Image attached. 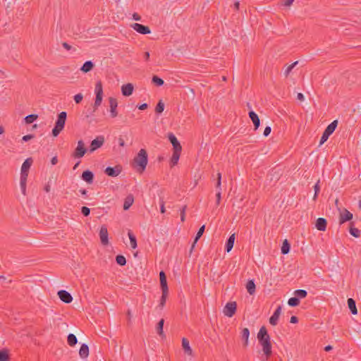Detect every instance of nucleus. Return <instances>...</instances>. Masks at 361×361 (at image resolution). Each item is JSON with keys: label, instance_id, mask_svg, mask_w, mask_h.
<instances>
[{"label": "nucleus", "instance_id": "1", "mask_svg": "<svg viewBox=\"0 0 361 361\" xmlns=\"http://www.w3.org/2000/svg\"><path fill=\"white\" fill-rule=\"evenodd\" d=\"M257 339L262 347V351L268 358L272 354L271 338L265 326H262L257 334Z\"/></svg>", "mask_w": 361, "mask_h": 361}, {"label": "nucleus", "instance_id": "2", "mask_svg": "<svg viewBox=\"0 0 361 361\" xmlns=\"http://www.w3.org/2000/svg\"><path fill=\"white\" fill-rule=\"evenodd\" d=\"M135 167L137 171L142 172L146 169L148 162L147 152L145 149H141L133 159Z\"/></svg>", "mask_w": 361, "mask_h": 361}, {"label": "nucleus", "instance_id": "3", "mask_svg": "<svg viewBox=\"0 0 361 361\" xmlns=\"http://www.w3.org/2000/svg\"><path fill=\"white\" fill-rule=\"evenodd\" d=\"M66 118L67 114L66 111H62L60 114H59L57 116V120L55 123V126L51 131L52 135L54 137H57L63 130L65 126Z\"/></svg>", "mask_w": 361, "mask_h": 361}, {"label": "nucleus", "instance_id": "4", "mask_svg": "<svg viewBox=\"0 0 361 361\" xmlns=\"http://www.w3.org/2000/svg\"><path fill=\"white\" fill-rule=\"evenodd\" d=\"M95 100L94 104V111H96V109H98V107L101 105L103 99V87H102V83L101 81L97 82L95 85Z\"/></svg>", "mask_w": 361, "mask_h": 361}, {"label": "nucleus", "instance_id": "5", "mask_svg": "<svg viewBox=\"0 0 361 361\" xmlns=\"http://www.w3.org/2000/svg\"><path fill=\"white\" fill-rule=\"evenodd\" d=\"M87 149L85 147V143L83 140H80L78 142V145L76 148L75 149L72 157L75 159H80L84 157L85 153L87 152Z\"/></svg>", "mask_w": 361, "mask_h": 361}, {"label": "nucleus", "instance_id": "6", "mask_svg": "<svg viewBox=\"0 0 361 361\" xmlns=\"http://www.w3.org/2000/svg\"><path fill=\"white\" fill-rule=\"evenodd\" d=\"M236 309H237V304L235 302H227L226 305H225V307H224V310H223V312L224 314V315L228 317H232L235 312H236Z\"/></svg>", "mask_w": 361, "mask_h": 361}, {"label": "nucleus", "instance_id": "7", "mask_svg": "<svg viewBox=\"0 0 361 361\" xmlns=\"http://www.w3.org/2000/svg\"><path fill=\"white\" fill-rule=\"evenodd\" d=\"M104 143V137L102 135L97 136L94 140H93L90 145L89 151L90 153L96 151L97 149L100 148Z\"/></svg>", "mask_w": 361, "mask_h": 361}, {"label": "nucleus", "instance_id": "8", "mask_svg": "<svg viewBox=\"0 0 361 361\" xmlns=\"http://www.w3.org/2000/svg\"><path fill=\"white\" fill-rule=\"evenodd\" d=\"M122 171V167L120 165H116L114 167L111 166H107L105 170L104 173L110 177H116L118 176Z\"/></svg>", "mask_w": 361, "mask_h": 361}, {"label": "nucleus", "instance_id": "9", "mask_svg": "<svg viewBox=\"0 0 361 361\" xmlns=\"http://www.w3.org/2000/svg\"><path fill=\"white\" fill-rule=\"evenodd\" d=\"M131 27L134 30L142 35H147L151 32L149 27L142 24L135 23L131 25Z\"/></svg>", "mask_w": 361, "mask_h": 361}, {"label": "nucleus", "instance_id": "10", "mask_svg": "<svg viewBox=\"0 0 361 361\" xmlns=\"http://www.w3.org/2000/svg\"><path fill=\"white\" fill-rule=\"evenodd\" d=\"M109 107H110V116L111 118H116L118 116L117 99L114 97H109Z\"/></svg>", "mask_w": 361, "mask_h": 361}, {"label": "nucleus", "instance_id": "11", "mask_svg": "<svg viewBox=\"0 0 361 361\" xmlns=\"http://www.w3.org/2000/svg\"><path fill=\"white\" fill-rule=\"evenodd\" d=\"M33 160L31 157L27 158L22 164L21 166V176H27L28 171L32 166Z\"/></svg>", "mask_w": 361, "mask_h": 361}, {"label": "nucleus", "instance_id": "12", "mask_svg": "<svg viewBox=\"0 0 361 361\" xmlns=\"http://www.w3.org/2000/svg\"><path fill=\"white\" fill-rule=\"evenodd\" d=\"M99 238L102 245H106L109 244L108 230L105 225L102 226L100 228Z\"/></svg>", "mask_w": 361, "mask_h": 361}, {"label": "nucleus", "instance_id": "13", "mask_svg": "<svg viewBox=\"0 0 361 361\" xmlns=\"http://www.w3.org/2000/svg\"><path fill=\"white\" fill-rule=\"evenodd\" d=\"M58 295L61 300L65 303H71L73 300V297L71 293L65 290H61L58 291Z\"/></svg>", "mask_w": 361, "mask_h": 361}, {"label": "nucleus", "instance_id": "14", "mask_svg": "<svg viewBox=\"0 0 361 361\" xmlns=\"http://www.w3.org/2000/svg\"><path fill=\"white\" fill-rule=\"evenodd\" d=\"M282 307L281 305L278 306V307L275 310L273 314L269 318V323L272 326H276L278 323L279 318L281 313Z\"/></svg>", "mask_w": 361, "mask_h": 361}, {"label": "nucleus", "instance_id": "15", "mask_svg": "<svg viewBox=\"0 0 361 361\" xmlns=\"http://www.w3.org/2000/svg\"><path fill=\"white\" fill-rule=\"evenodd\" d=\"M94 175L92 171L90 170H85L81 175V178L86 182L87 184H92L94 181Z\"/></svg>", "mask_w": 361, "mask_h": 361}, {"label": "nucleus", "instance_id": "16", "mask_svg": "<svg viewBox=\"0 0 361 361\" xmlns=\"http://www.w3.org/2000/svg\"><path fill=\"white\" fill-rule=\"evenodd\" d=\"M168 137H169L170 142L171 143V145L173 146V150H175V151H181L182 150V147H181L179 141L178 140L176 137L173 133H169Z\"/></svg>", "mask_w": 361, "mask_h": 361}, {"label": "nucleus", "instance_id": "17", "mask_svg": "<svg viewBox=\"0 0 361 361\" xmlns=\"http://www.w3.org/2000/svg\"><path fill=\"white\" fill-rule=\"evenodd\" d=\"M248 116L253 123L255 130H257L260 126V120L258 115L254 111L250 110Z\"/></svg>", "mask_w": 361, "mask_h": 361}, {"label": "nucleus", "instance_id": "18", "mask_svg": "<svg viewBox=\"0 0 361 361\" xmlns=\"http://www.w3.org/2000/svg\"><path fill=\"white\" fill-rule=\"evenodd\" d=\"M133 85L131 83L123 85L121 87L122 94L125 97L130 96L133 92Z\"/></svg>", "mask_w": 361, "mask_h": 361}, {"label": "nucleus", "instance_id": "19", "mask_svg": "<svg viewBox=\"0 0 361 361\" xmlns=\"http://www.w3.org/2000/svg\"><path fill=\"white\" fill-rule=\"evenodd\" d=\"M353 219V214L347 209H344L343 213L340 214L339 224H343L346 221H349Z\"/></svg>", "mask_w": 361, "mask_h": 361}, {"label": "nucleus", "instance_id": "20", "mask_svg": "<svg viewBox=\"0 0 361 361\" xmlns=\"http://www.w3.org/2000/svg\"><path fill=\"white\" fill-rule=\"evenodd\" d=\"M159 279H160V286H161V290L169 291L166 276L164 271H160Z\"/></svg>", "mask_w": 361, "mask_h": 361}, {"label": "nucleus", "instance_id": "21", "mask_svg": "<svg viewBox=\"0 0 361 361\" xmlns=\"http://www.w3.org/2000/svg\"><path fill=\"white\" fill-rule=\"evenodd\" d=\"M327 221L324 218H318L316 221L315 227L320 231H324L326 228Z\"/></svg>", "mask_w": 361, "mask_h": 361}, {"label": "nucleus", "instance_id": "22", "mask_svg": "<svg viewBox=\"0 0 361 361\" xmlns=\"http://www.w3.org/2000/svg\"><path fill=\"white\" fill-rule=\"evenodd\" d=\"M235 242V233H233L229 236L226 242L225 250L229 252L233 247Z\"/></svg>", "mask_w": 361, "mask_h": 361}, {"label": "nucleus", "instance_id": "23", "mask_svg": "<svg viewBox=\"0 0 361 361\" xmlns=\"http://www.w3.org/2000/svg\"><path fill=\"white\" fill-rule=\"evenodd\" d=\"M94 66V63L92 61H85L80 68V71L85 73L90 72L93 69Z\"/></svg>", "mask_w": 361, "mask_h": 361}, {"label": "nucleus", "instance_id": "24", "mask_svg": "<svg viewBox=\"0 0 361 361\" xmlns=\"http://www.w3.org/2000/svg\"><path fill=\"white\" fill-rule=\"evenodd\" d=\"M79 355L81 358L85 359L88 357L89 355V347L87 344L83 343L80 346V350H79Z\"/></svg>", "mask_w": 361, "mask_h": 361}, {"label": "nucleus", "instance_id": "25", "mask_svg": "<svg viewBox=\"0 0 361 361\" xmlns=\"http://www.w3.org/2000/svg\"><path fill=\"white\" fill-rule=\"evenodd\" d=\"M182 346L186 354L189 355H192V350L190 346L189 341L186 338H183Z\"/></svg>", "mask_w": 361, "mask_h": 361}, {"label": "nucleus", "instance_id": "26", "mask_svg": "<svg viewBox=\"0 0 361 361\" xmlns=\"http://www.w3.org/2000/svg\"><path fill=\"white\" fill-rule=\"evenodd\" d=\"M134 197L133 195H128L124 200L123 209L128 210L133 204Z\"/></svg>", "mask_w": 361, "mask_h": 361}, {"label": "nucleus", "instance_id": "27", "mask_svg": "<svg viewBox=\"0 0 361 361\" xmlns=\"http://www.w3.org/2000/svg\"><path fill=\"white\" fill-rule=\"evenodd\" d=\"M337 126H338V121L335 120V121H332L330 124L328 125V126L324 130V132L327 134H329V135H331L336 130Z\"/></svg>", "mask_w": 361, "mask_h": 361}, {"label": "nucleus", "instance_id": "28", "mask_svg": "<svg viewBox=\"0 0 361 361\" xmlns=\"http://www.w3.org/2000/svg\"><path fill=\"white\" fill-rule=\"evenodd\" d=\"M246 289L250 295H253L255 293L256 286L253 279L248 280L246 284Z\"/></svg>", "mask_w": 361, "mask_h": 361}, {"label": "nucleus", "instance_id": "29", "mask_svg": "<svg viewBox=\"0 0 361 361\" xmlns=\"http://www.w3.org/2000/svg\"><path fill=\"white\" fill-rule=\"evenodd\" d=\"M348 305L350 310V312L353 314H357V310L356 307V303L355 301L353 298H348Z\"/></svg>", "mask_w": 361, "mask_h": 361}, {"label": "nucleus", "instance_id": "30", "mask_svg": "<svg viewBox=\"0 0 361 361\" xmlns=\"http://www.w3.org/2000/svg\"><path fill=\"white\" fill-rule=\"evenodd\" d=\"M27 176H21L20 178V186L22 193L26 195V184H27Z\"/></svg>", "mask_w": 361, "mask_h": 361}, {"label": "nucleus", "instance_id": "31", "mask_svg": "<svg viewBox=\"0 0 361 361\" xmlns=\"http://www.w3.org/2000/svg\"><path fill=\"white\" fill-rule=\"evenodd\" d=\"M250 336V330L247 328L243 329L241 331V338L244 341V346H247L248 338Z\"/></svg>", "mask_w": 361, "mask_h": 361}, {"label": "nucleus", "instance_id": "32", "mask_svg": "<svg viewBox=\"0 0 361 361\" xmlns=\"http://www.w3.org/2000/svg\"><path fill=\"white\" fill-rule=\"evenodd\" d=\"M164 324V319H161L159 321V322L157 323V325L156 327L157 334L161 337H165V334H164V331H163Z\"/></svg>", "mask_w": 361, "mask_h": 361}, {"label": "nucleus", "instance_id": "33", "mask_svg": "<svg viewBox=\"0 0 361 361\" xmlns=\"http://www.w3.org/2000/svg\"><path fill=\"white\" fill-rule=\"evenodd\" d=\"M290 244L287 239H285L281 246V254L287 255L290 252Z\"/></svg>", "mask_w": 361, "mask_h": 361}, {"label": "nucleus", "instance_id": "34", "mask_svg": "<svg viewBox=\"0 0 361 361\" xmlns=\"http://www.w3.org/2000/svg\"><path fill=\"white\" fill-rule=\"evenodd\" d=\"M180 152L181 151L173 150V155L171 158V164L172 166H175L176 164H177L180 158Z\"/></svg>", "mask_w": 361, "mask_h": 361}, {"label": "nucleus", "instance_id": "35", "mask_svg": "<svg viewBox=\"0 0 361 361\" xmlns=\"http://www.w3.org/2000/svg\"><path fill=\"white\" fill-rule=\"evenodd\" d=\"M128 235L130 239V245L133 249H135L137 247V240L135 235L131 231H129L128 233Z\"/></svg>", "mask_w": 361, "mask_h": 361}, {"label": "nucleus", "instance_id": "36", "mask_svg": "<svg viewBox=\"0 0 361 361\" xmlns=\"http://www.w3.org/2000/svg\"><path fill=\"white\" fill-rule=\"evenodd\" d=\"M349 232L355 238H358L360 235V231L358 228L353 226V223L350 224Z\"/></svg>", "mask_w": 361, "mask_h": 361}, {"label": "nucleus", "instance_id": "37", "mask_svg": "<svg viewBox=\"0 0 361 361\" xmlns=\"http://www.w3.org/2000/svg\"><path fill=\"white\" fill-rule=\"evenodd\" d=\"M67 341L70 346H75L77 344L78 339L73 334H69L67 337Z\"/></svg>", "mask_w": 361, "mask_h": 361}, {"label": "nucleus", "instance_id": "38", "mask_svg": "<svg viewBox=\"0 0 361 361\" xmlns=\"http://www.w3.org/2000/svg\"><path fill=\"white\" fill-rule=\"evenodd\" d=\"M294 295L300 300L305 298L307 295V292L305 290L298 289L295 290Z\"/></svg>", "mask_w": 361, "mask_h": 361}, {"label": "nucleus", "instance_id": "39", "mask_svg": "<svg viewBox=\"0 0 361 361\" xmlns=\"http://www.w3.org/2000/svg\"><path fill=\"white\" fill-rule=\"evenodd\" d=\"M161 291H162V295L161 297L159 305V307L161 309H162L165 305L166 298L168 296V293H169V291H165V290H161Z\"/></svg>", "mask_w": 361, "mask_h": 361}, {"label": "nucleus", "instance_id": "40", "mask_svg": "<svg viewBox=\"0 0 361 361\" xmlns=\"http://www.w3.org/2000/svg\"><path fill=\"white\" fill-rule=\"evenodd\" d=\"M38 118V116L37 114H30L25 117L24 120L26 124H30L35 121L37 118Z\"/></svg>", "mask_w": 361, "mask_h": 361}, {"label": "nucleus", "instance_id": "41", "mask_svg": "<svg viewBox=\"0 0 361 361\" xmlns=\"http://www.w3.org/2000/svg\"><path fill=\"white\" fill-rule=\"evenodd\" d=\"M9 359L8 352L6 349H0V361H8Z\"/></svg>", "mask_w": 361, "mask_h": 361}, {"label": "nucleus", "instance_id": "42", "mask_svg": "<svg viewBox=\"0 0 361 361\" xmlns=\"http://www.w3.org/2000/svg\"><path fill=\"white\" fill-rule=\"evenodd\" d=\"M288 304L290 307H296L300 304V300L295 295L294 297L289 298Z\"/></svg>", "mask_w": 361, "mask_h": 361}, {"label": "nucleus", "instance_id": "43", "mask_svg": "<svg viewBox=\"0 0 361 361\" xmlns=\"http://www.w3.org/2000/svg\"><path fill=\"white\" fill-rule=\"evenodd\" d=\"M152 82L158 87L162 86L164 83V80L157 75L152 77Z\"/></svg>", "mask_w": 361, "mask_h": 361}, {"label": "nucleus", "instance_id": "44", "mask_svg": "<svg viewBox=\"0 0 361 361\" xmlns=\"http://www.w3.org/2000/svg\"><path fill=\"white\" fill-rule=\"evenodd\" d=\"M116 262L120 266H125L126 264V259L122 255H116Z\"/></svg>", "mask_w": 361, "mask_h": 361}, {"label": "nucleus", "instance_id": "45", "mask_svg": "<svg viewBox=\"0 0 361 361\" xmlns=\"http://www.w3.org/2000/svg\"><path fill=\"white\" fill-rule=\"evenodd\" d=\"M164 103L162 100H159L155 107V112L158 114H161L164 110Z\"/></svg>", "mask_w": 361, "mask_h": 361}, {"label": "nucleus", "instance_id": "46", "mask_svg": "<svg viewBox=\"0 0 361 361\" xmlns=\"http://www.w3.org/2000/svg\"><path fill=\"white\" fill-rule=\"evenodd\" d=\"M204 229H205V226H204V225L202 226L199 228V230H198V231H197V234H196V236H195V243H197V242L198 241V240H199V239L201 238V236L203 235V233H204Z\"/></svg>", "mask_w": 361, "mask_h": 361}, {"label": "nucleus", "instance_id": "47", "mask_svg": "<svg viewBox=\"0 0 361 361\" xmlns=\"http://www.w3.org/2000/svg\"><path fill=\"white\" fill-rule=\"evenodd\" d=\"M221 173H217V178H216V188L217 191L221 192Z\"/></svg>", "mask_w": 361, "mask_h": 361}, {"label": "nucleus", "instance_id": "48", "mask_svg": "<svg viewBox=\"0 0 361 361\" xmlns=\"http://www.w3.org/2000/svg\"><path fill=\"white\" fill-rule=\"evenodd\" d=\"M314 195L313 197V200H315L318 196L319 191H320L319 180H318L314 185Z\"/></svg>", "mask_w": 361, "mask_h": 361}, {"label": "nucleus", "instance_id": "49", "mask_svg": "<svg viewBox=\"0 0 361 361\" xmlns=\"http://www.w3.org/2000/svg\"><path fill=\"white\" fill-rule=\"evenodd\" d=\"M187 206L184 205L182 207V208L180 209V221L182 222L185 221V210H186Z\"/></svg>", "mask_w": 361, "mask_h": 361}, {"label": "nucleus", "instance_id": "50", "mask_svg": "<svg viewBox=\"0 0 361 361\" xmlns=\"http://www.w3.org/2000/svg\"><path fill=\"white\" fill-rule=\"evenodd\" d=\"M329 134L326 133L324 131L321 137L320 142H319V146L323 145L329 137Z\"/></svg>", "mask_w": 361, "mask_h": 361}, {"label": "nucleus", "instance_id": "51", "mask_svg": "<svg viewBox=\"0 0 361 361\" xmlns=\"http://www.w3.org/2000/svg\"><path fill=\"white\" fill-rule=\"evenodd\" d=\"M81 213L85 216H88L90 214V208L85 207V206H83L81 207Z\"/></svg>", "mask_w": 361, "mask_h": 361}, {"label": "nucleus", "instance_id": "52", "mask_svg": "<svg viewBox=\"0 0 361 361\" xmlns=\"http://www.w3.org/2000/svg\"><path fill=\"white\" fill-rule=\"evenodd\" d=\"M83 99V95L81 93H78L74 96V101L76 104H80Z\"/></svg>", "mask_w": 361, "mask_h": 361}, {"label": "nucleus", "instance_id": "53", "mask_svg": "<svg viewBox=\"0 0 361 361\" xmlns=\"http://www.w3.org/2000/svg\"><path fill=\"white\" fill-rule=\"evenodd\" d=\"M35 135H32V134H29V135H24L23 137H22V140L24 141V142H27L29 141L30 140L34 138Z\"/></svg>", "mask_w": 361, "mask_h": 361}, {"label": "nucleus", "instance_id": "54", "mask_svg": "<svg viewBox=\"0 0 361 361\" xmlns=\"http://www.w3.org/2000/svg\"><path fill=\"white\" fill-rule=\"evenodd\" d=\"M271 128L270 126H267L265 128H264V133H263V135L264 137H267L269 135V134L271 133Z\"/></svg>", "mask_w": 361, "mask_h": 361}, {"label": "nucleus", "instance_id": "55", "mask_svg": "<svg viewBox=\"0 0 361 361\" xmlns=\"http://www.w3.org/2000/svg\"><path fill=\"white\" fill-rule=\"evenodd\" d=\"M216 205H219L220 204V201H221V192L217 191V192L216 194Z\"/></svg>", "mask_w": 361, "mask_h": 361}, {"label": "nucleus", "instance_id": "56", "mask_svg": "<svg viewBox=\"0 0 361 361\" xmlns=\"http://www.w3.org/2000/svg\"><path fill=\"white\" fill-rule=\"evenodd\" d=\"M293 66L289 65L287 67V68L285 70V72H284L285 75L288 76L290 74V73L291 72V71L293 70Z\"/></svg>", "mask_w": 361, "mask_h": 361}, {"label": "nucleus", "instance_id": "57", "mask_svg": "<svg viewBox=\"0 0 361 361\" xmlns=\"http://www.w3.org/2000/svg\"><path fill=\"white\" fill-rule=\"evenodd\" d=\"M295 0H283V6H290Z\"/></svg>", "mask_w": 361, "mask_h": 361}, {"label": "nucleus", "instance_id": "58", "mask_svg": "<svg viewBox=\"0 0 361 361\" xmlns=\"http://www.w3.org/2000/svg\"><path fill=\"white\" fill-rule=\"evenodd\" d=\"M133 19L136 21H140V20H141V16L139 14H137V13H135L133 15Z\"/></svg>", "mask_w": 361, "mask_h": 361}, {"label": "nucleus", "instance_id": "59", "mask_svg": "<svg viewBox=\"0 0 361 361\" xmlns=\"http://www.w3.org/2000/svg\"><path fill=\"white\" fill-rule=\"evenodd\" d=\"M147 107H148V104L147 103H144V104H142L137 106V108L140 110H145L146 109H147Z\"/></svg>", "mask_w": 361, "mask_h": 361}, {"label": "nucleus", "instance_id": "60", "mask_svg": "<svg viewBox=\"0 0 361 361\" xmlns=\"http://www.w3.org/2000/svg\"><path fill=\"white\" fill-rule=\"evenodd\" d=\"M290 322L292 324H296L298 322V319L296 316H292L290 319Z\"/></svg>", "mask_w": 361, "mask_h": 361}, {"label": "nucleus", "instance_id": "61", "mask_svg": "<svg viewBox=\"0 0 361 361\" xmlns=\"http://www.w3.org/2000/svg\"><path fill=\"white\" fill-rule=\"evenodd\" d=\"M160 212L161 213L164 214L166 212L165 207H164V202L162 200L160 204Z\"/></svg>", "mask_w": 361, "mask_h": 361}, {"label": "nucleus", "instance_id": "62", "mask_svg": "<svg viewBox=\"0 0 361 361\" xmlns=\"http://www.w3.org/2000/svg\"><path fill=\"white\" fill-rule=\"evenodd\" d=\"M62 46L63 48H65L67 50H71L72 48V47L70 44H68L67 42H63Z\"/></svg>", "mask_w": 361, "mask_h": 361}, {"label": "nucleus", "instance_id": "63", "mask_svg": "<svg viewBox=\"0 0 361 361\" xmlns=\"http://www.w3.org/2000/svg\"><path fill=\"white\" fill-rule=\"evenodd\" d=\"M57 163H58L57 157L55 156V157H52V159H51V164L52 165H56Z\"/></svg>", "mask_w": 361, "mask_h": 361}, {"label": "nucleus", "instance_id": "64", "mask_svg": "<svg viewBox=\"0 0 361 361\" xmlns=\"http://www.w3.org/2000/svg\"><path fill=\"white\" fill-rule=\"evenodd\" d=\"M297 99L302 102L305 99V97L302 93H298Z\"/></svg>", "mask_w": 361, "mask_h": 361}]
</instances>
